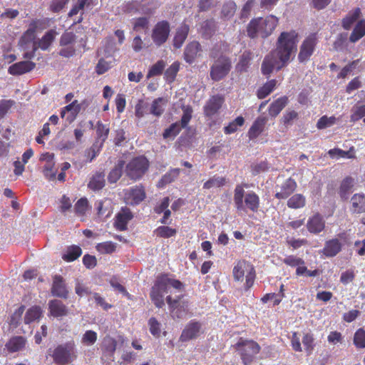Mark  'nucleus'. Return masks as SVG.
Wrapping results in <instances>:
<instances>
[{
    "instance_id": "f257e3e1",
    "label": "nucleus",
    "mask_w": 365,
    "mask_h": 365,
    "mask_svg": "<svg viewBox=\"0 0 365 365\" xmlns=\"http://www.w3.org/2000/svg\"><path fill=\"white\" fill-rule=\"evenodd\" d=\"M229 49L230 44L225 41H221L215 43L210 50V57L215 59L210 70V76L213 81L224 79L232 69L231 58L222 54V52L227 51Z\"/></svg>"
},
{
    "instance_id": "f03ea898",
    "label": "nucleus",
    "mask_w": 365,
    "mask_h": 365,
    "mask_svg": "<svg viewBox=\"0 0 365 365\" xmlns=\"http://www.w3.org/2000/svg\"><path fill=\"white\" fill-rule=\"evenodd\" d=\"M298 36V33L295 30L283 31L279 36L276 49L273 52L280 61L277 71L286 66L290 61L292 56L295 55L297 50Z\"/></svg>"
},
{
    "instance_id": "7ed1b4c3",
    "label": "nucleus",
    "mask_w": 365,
    "mask_h": 365,
    "mask_svg": "<svg viewBox=\"0 0 365 365\" xmlns=\"http://www.w3.org/2000/svg\"><path fill=\"white\" fill-rule=\"evenodd\" d=\"M245 187H248L247 184H238L235 187L233 200L236 210L257 212L260 207L259 195L253 190L245 193Z\"/></svg>"
},
{
    "instance_id": "20e7f679",
    "label": "nucleus",
    "mask_w": 365,
    "mask_h": 365,
    "mask_svg": "<svg viewBox=\"0 0 365 365\" xmlns=\"http://www.w3.org/2000/svg\"><path fill=\"white\" fill-rule=\"evenodd\" d=\"M278 22V19L273 15L267 16L264 19H253L247 24V36L251 38H255L259 36L265 38L272 34Z\"/></svg>"
},
{
    "instance_id": "39448f33",
    "label": "nucleus",
    "mask_w": 365,
    "mask_h": 365,
    "mask_svg": "<svg viewBox=\"0 0 365 365\" xmlns=\"http://www.w3.org/2000/svg\"><path fill=\"white\" fill-rule=\"evenodd\" d=\"M167 288L169 289H173L175 290V292L180 293L175 297H167V302L171 309L172 317L178 319L184 318L188 312V302L182 300V292L184 290V285L179 280L170 279L168 280Z\"/></svg>"
},
{
    "instance_id": "423d86ee",
    "label": "nucleus",
    "mask_w": 365,
    "mask_h": 365,
    "mask_svg": "<svg viewBox=\"0 0 365 365\" xmlns=\"http://www.w3.org/2000/svg\"><path fill=\"white\" fill-rule=\"evenodd\" d=\"M49 22L48 19H34L30 24L29 29L24 32L20 39L21 45L26 44L27 43L33 42V48L31 51L26 52L23 55V58L25 59H31L34 58L36 51L38 49L36 41H34L36 31L38 28H41L43 26L48 24Z\"/></svg>"
},
{
    "instance_id": "0eeeda50",
    "label": "nucleus",
    "mask_w": 365,
    "mask_h": 365,
    "mask_svg": "<svg viewBox=\"0 0 365 365\" xmlns=\"http://www.w3.org/2000/svg\"><path fill=\"white\" fill-rule=\"evenodd\" d=\"M236 346L244 365H251L260 351L259 345L252 340L240 339Z\"/></svg>"
},
{
    "instance_id": "6e6552de",
    "label": "nucleus",
    "mask_w": 365,
    "mask_h": 365,
    "mask_svg": "<svg viewBox=\"0 0 365 365\" xmlns=\"http://www.w3.org/2000/svg\"><path fill=\"white\" fill-rule=\"evenodd\" d=\"M149 162L146 158L139 156L132 159L125 167L126 175L132 180L140 179L148 170Z\"/></svg>"
},
{
    "instance_id": "1a4fd4ad",
    "label": "nucleus",
    "mask_w": 365,
    "mask_h": 365,
    "mask_svg": "<svg viewBox=\"0 0 365 365\" xmlns=\"http://www.w3.org/2000/svg\"><path fill=\"white\" fill-rule=\"evenodd\" d=\"M51 356L58 365H66L72 362L76 358L73 344L58 345L53 351Z\"/></svg>"
},
{
    "instance_id": "9d476101",
    "label": "nucleus",
    "mask_w": 365,
    "mask_h": 365,
    "mask_svg": "<svg viewBox=\"0 0 365 365\" xmlns=\"http://www.w3.org/2000/svg\"><path fill=\"white\" fill-rule=\"evenodd\" d=\"M317 42L318 38L317 33L309 34L303 41L298 54V59L299 62H304L309 59L310 56L314 51Z\"/></svg>"
},
{
    "instance_id": "9b49d317",
    "label": "nucleus",
    "mask_w": 365,
    "mask_h": 365,
    "mask_svg": "<svg viewBox=\"0 0 365 365\" xmlns=\"http://www.w3.org/2000/svg\"><path fill=\"white\" fill-rule=\"evenodd\" d=\"M152 114L155 116L160 115V98L155 99L151 105L140 100L135 107V115L138 118H141L145 115Z\"/></svg>"
},
{
    "instance_id": "f8f14e48",
    "label": "nucleus",
    "mask_w": 365,
    "mask_h": 365,
    "mask_svg": "<svg viewBox=\"0 0 365 365\" xmlns=\"http://www.w3.org/2000/svg\"><path fill=\"white\" fill-rule=\"evenodd\" d=\"M297 187L296 180L292 178L286 179L281 185L276 186L274 197L278 200L287 199Z\"/></svg>"
},
{
    "instance_id": "ddd939ff",
    "label": "nucleus",
    "mask_w": 365,
    "mask_h": 365,
    "mask_svg": "<svg viewBox=\"0 0 365 365\" xmlns=\"http://www.w3.org/2000/svg\"><path fill=\"white\" fill-rule=\"evenodd\" d=\"M202 331V324L197 321H190L183 329L180 341L186 342L197 338Z\"/></svg>"
},
{
    "instance_id": "4468645a",
    "label": "nucleus",
    "mask_w": 365,
    "mask_h": 365,
    "mask_svg": "<svg viewBox=\"0 0 365 365\" xmlns=\"http://www.w3.org/2000/svg\"><path fill=\"white\" fill-rule=\"evenodd\" d=\"M225 98L219 94L212 96L203 107L204 115L211 118L216 115L222 108Z\"/></svg>"
},
{
    "instance_id": "2eb2a0df",
    "label": "nucleus",
    "mask_w": 365,
    "mask_h": 365,
    "mask_svg": "<svg viewBox=\"0 0 365 365\" xmlns=\"http://www.w3.org/2000/svg\"><path fill=\"white\" fill-rule=\"evenodd\" d=\"M52 296L66 299L68 297L69 292L65 280L61 275H56L53 279L51 288Z\"/></svg>"
},
{
    "instance_id": "dca6fc26",
    "label": "nucleus",
    "mask_w": 365,
    "mask_h": 365,
    "mask_svg": "<svg viewBox=\"0 0 365 365\" xmlns=\"http://www.w3.org/2000/svg\"><path fill=\"white\" fill-rule=\"evenodd\" d=\"M48 309L49 316L54 318H62L66 317L69 313V309L60 299H51L48 302Z\"/></svg>"
},
{
    "instance_id": "f3484780",
    "label": "nucleus",
    "mask_w": 365,
    "mask_h": 365,
    "mask_svg": "<svg viewBox=\"0 0 365 365\" xmlns=\"http://www.w3.org/2000/svg\"><path fill=\"white\" fill-rule=\"evenodd\" d=\"M40 160L45 161L43 168V173L46 178L48 180L56 179V170L55 169L54 154L46 153L41 155Z\"/></svg>"
},
{
    "instance_id": "a211bd4d",
    "label": "nucleus",
    "mask_w": 365,
    "mask_h": 365,
    "mask_svg": "<svg viewBox=\"0 0 365 365\" xmlns=\"http://www.w3.org/2000/svg\"><path fill=\"white\" fill-rule=\"evenodd\" d=\"M36 63L31 61H22L10 66L8 69L9 74L12 76H21L34 70Z\"/></svg>"
},
{
    "instance_id": "6ab92c4d",
    "label": "nucleus",
    "mask_w": 365,
    "mask_h": 365,
    "mask_svg": "<svg viewBox=\"0 0 365 365\" xmlns=\"http://www.w3.org/2000/svg\"><path fill=\"white\" fill-rule=\"evenodd\" d=\"M133 215L129 208H122L120 212H118L115 217L114 222L115 229L119 231L126 230L128 223L133 219Z\"/></svg>"
},
{
    "instance_id": "aec40b11",
    "label": "nucleus",
    "mask_w": 365,
    "mask_h": 365,
    "mask_svg": "<svg viewBox=\"0 0 365 365\" xmlns=\"http://www.w3.org/2000/svg\"><path fill=\"white\" fill-rule=\"evenodd\" d=\"M94 205L99 218H108L113 213V205L110 199L104 198L103 200H97Z\"/></svg>"
},
{
    "instance_id": "412c9836",
    "label": "nucleus",
    "mask_w": 365,
    "mask_h": 365,
    "mask_svg": "<svg viewBox=\"0 0 365 365\" xmlns=\"http://www.w3.org/2000/svg\"><path fill=\"white\" fill-rule=\"evenodd\" d=\"M325 221L319 213H316L309 218L307 228L310 233L318 234L324 230Z\"/></svg>"
},
{
    "instance_id": "4be33fe9",
    "label": "nucleus",
    "mask_w": 365,
    "mask_h": 365,
    "mask_svg": "<svg viewBox=\"0 0 365 365\" xmlns=\"http://www.w3.org/2000/svg\"><path fill=\"white\" fill-rule=\"evenodd\" d=\"M267 120L265 116L257 117L248 130V138L250 140L257 138L263 132Z\"/></svg>"
},
{
    "instance_id": "5701e85b",
    "label": "nucleus",
    "mask_w": 365,
    "mask_h": 365,
    "mask_svg": "<svg viewBox=\"0 0 365 365\" xmlns=\"http://www.w3.org/2000/svg\"><path fill=\"white\" fill-rule=\"evenodd\" d=\"M280 65L279 60L274 56V53L267 55L262 63L261 71L263 75L269 76L274 68Z\"/></svg>"
},
{
    "instance_id": "b1692460",
    "label": "nucleus",
    "mask_w": 365,
    "mask_h": 365,
    "mask_svg": "<svg viewBox=\"0 0 365 365\" xmlns=\"http://www.w3.org/2000/svg\"><path fill=\"white\" fill-rule=\"evenodd\" d=\"M116 347L117 341L114 338L110 336H105L101 347L103 356L107 357L110 361H113V356Z\"/></svg>"
},
{
    "instance_id": "393cba45",
    "label": "nucleus",
    "mask_w": 365,
    "mask_h": 365,
    "mask_svg": "<svg viewBox=\"0 0 365 365\" xmlns=\"http://www.w3.org/2000/svg\"><path fill=\"white\" fill-rule=\"evenodd\" d=\"M77 100L63 107L61 111V117L65 118L66 122L71 123L75 120L79 113V108L76 107Z\"/></svg>"
},
{
    "instance_id": "a878e982",
    "label": "nucleus",
    "mask_w": 365,
    "mask_h": 365,
    "mask_svg": "<svg viewBox=\"0 0 365 365\" xmlns=\"http://www.w3.org/2000/svg\"><path fill=\"white\" fill-rule=\"evenodd\" d=\"M200 51H201V45L199 42L192 41L189 43L184 51L185 61L189 63H193Z\"/></svg>"
},
{
    "instance_id": "bb28decb",
    "label": "nucleus",
    "mask_w": 365,
    "mask_h": 365,
    "mask_svg": "<svg viewBox=\"0 0 365 365\" xmlns=\"http://www.w3.org/2000/svg\"><path fill=\"white\" fill-rule=\"evenodd\" d=\"M341 243L338 239H331L326 242L322 252L325 256L332 257L341 250Z\"/></svg>"
},
{
    "instance_id": "cd10ccee",
    "label": "nucleus",
    "mask_w": 365,
    "mask_h": 365,
    "mask_svg": "<svg viewBox=\"0 0 365 365\" xmlns=\"http://www.w3.org/2000/svg\"><path fill=\"white\" fill-rule=\"evenodd\" d=\"M361 16V9L357 7L350 11L341 20V26L345 30H349L353 24L358 21Z\"/></svg>"
},
{
    "instance_id": "c85d7f7f",
    "label": "nucleus",
    "mask_w": 365,
    "mask_h": 365,
    "mask_svg": "<svg viewBox=\"0 0 365 365\" xmlns=\"http://www.w3.org/2000/svg\"><path fill=\"white\" fill-rule=\"evenodd\" d=\"M190 28L188 25L182 24L176 30L173 38V46L176 48H180L187 37Z\"/></svg>"
},
{
    "instance_id": "c756f323",
    "label": "nucleus",
    "mask_w": 365,
    "mask_h": 365,
    "mask_svg": "<svg viewBox=\"0 0 365 365\" xmlns=\"http://www.w3.org/2000/svg\"><path fill=\"white\" fill-rule=\"evenodd\" d=\"M289 102L288 97L282 96L274 101L268 108L269 115L273 118L277 116Z\"/></svg>"
},
{
    "instance_id": "7c9ffc66",
    "label": "nucleus",
    "mask_w": 365,
    "mask_h": 365,
    "mask_svg": "<svg viewBox=\"0 0 365 365\" xmlns=\"http://www.w3.org/2000/svg\"><path fill=\"white\" fill-rule=\"evenodd\" d=\"M351 210L354 213L365 212V195L356 193L351 199Z\"/></svg>"
},
{
    "instance_id": "2f4dec72",
    "label": "nucleus",
    "mask_w": 365,
    "mask_h": 365,
    "mask_svg": "<svg viewBox=\"0 0 365 365\" xmlns=\"http://www.w3.org/2000/svg\"><path fill=\"white\" fill-rule=\"evenodd\" d=\"M365 36V19L359 20L354 27L349 40L351 43H356Z\"/></svg>"
},
{
    "instance_id": "473e14b6",
    "label": "nucleus",
    "mask_w": 365,
    "mask_h": 365,
    "mask_svg": "<svg viewBox=\"0 0 365 365\" xmlns=\"http://www.w3.org/2000/svg\"><path fill=\"white\" fill-rule=\"evenodd\" d=\"M145 197V193L143 187L135 186L131 188L127 194V198L130 200L132 205H138Z\"/></svg>"
},
{
    "instance_id": "72a5a7b5",
    "label": "nucleus",
    "mask_w": 365,
    "mask_h": 365,
    "mask_svg": "<svg viewBox=\"0 0 365 365\" xmlns=\"http://www.w3.org/2000/svg\"><path fill=\"white\" fill-rule=\"evenodd\" d=\"M26 344V339L23 336H14L6 344L9 352L14 353L22 349Z\"/></svg>"
},
{
    "instance_id": "f704fd0d",
    "label": "nucleus",
    "mask_w": 365,
    "mask_h": 365,
    "mask_svg": "<svg viewBox=\"0 0 365 365\" xmlns=\"http://www.w3.org/2000/svg\"><path fill=\"white\" fill-rule=\"evenodd\" d=\"M105 185V174L103 172L96 173L91 178L88 187L92 190H101Z\"/></svg>"
},
{
    "instance_id": "c9c22d12",
    "label": "nucleus",
    "mask_w": 365,
    "mask_h": 365,
    "mask_svg": "<svg viewBox=\"0 0 365 365\" xmlns=\"http://www.w3.org/2000/svg\"><path fill=\"white\" fill-rule=\"evenodd\" d=\"M56 34L57 33L54 29L48 31L42 38L36 42L38 48H41L43 51L47 50L54 41Z\"/></svg>"
},
{
    "instance_id": "e433bc0d",
    "label": "nucleus",
    "mask_w": 365,
    "mask_h": 365,
    "mask_svg": "<svg viewBox=\"0 0 365 365\" xmlns=\"http://www.w3.org/2000/svg\"><path fill=\"white\" fill-rule=\"evenodd\" d=\"M232 274H255L254 266L245 259L239 260L233 268Z\"/></svg>"
},
{
    "instance_id": "4c0bfd02",
    "label": "nucleus",
    "mask_w": 365,
    "mask_h": 365,
    "mask_svg": "<svg viewBox=\"0 0 365 365\" xmlns=\"http://www.w3.org/2000/svg\"><path fill=\"white\" fill-rule=\"evenodd\" d=\"M216 23L213 19H207L202 22L200 31L203 38H210L216 31Z\"/></svg>"
},
{
    "instance_id": "58836bf2",
    "label": "nucleus",
    "mask_w": 365,
    "mask_h": 365,
    "mask_svg": "<svg viewBox=\"0 0 365 365\" xmlns=\"http://www.w3.org/2000/svg\"><path fill=\"white\" fill-rule=\"evenodd\" d=\"M43 314L42 309L40 306H33L29 308L24 316V323L26 324H29L31 322H34L36 319H38L41 317Z\"/></svg>"
},
{
    "instance_id": "ea45409f",
    "label": "nucleus",
    "mask_w": 365,
    "mask_h": 365,
    "mask_svg": "<svg viewBox=\"0 0 365 365\" xmlns=\"http://www.w3.org/2000/svg\"><path fill=\"white\" fill-rule=\"evenodd\" d=\"M252 58V53L251 51H244L240 56L239 62L236 65V70L240 73L246 72L250 66Z\"/></svg>"
},
{
    "instance_id": "a19ab883",
    "label": "nucleus",
    "mask_w": 365,
    "mask_h": 365,
    "mask_svg": "<svg viewBox=\"0 0 365 365\" xmlns=\"http://www.w3.org/2000/svg\"><path fill=\"white\" fill-rule=\"evenodd\" d=\"M82 254L81 248L77 245L68 247L62 255V259L66 262H73L78 259Z\"/></svg>"
},
{
    "instance_id": "79ce46f5",
    "label": "nucleus",
    "mask_w": 365,
    "mask_h": 365,
    "mask_svg": "<svg viewBox=\"0 0 365 365\" xmlns=\"http://www.w3.org/2000/svg\"><path fill=\"white\" fill-rule=\"evenodd\" d=\"M306 198L302 194L297 193L292 195L287 200V205L291 209H300L305 206Z\"/></svg>"
},
{
    "instance_id": "37998d69",
    "label": "nucleus",
    "mask_w": 365,
    "mask_h": 365,
    "mask_svg": "<svg viewBox=\"0 0 365 365\" xmlns=\"http://www.w3.org/2000/svg\"><path fill=\"white\" fill-rule=\"evenodd\" d=\"M277 81L272 79L266 82L262 86L258 88L257 91V96L259 99L265 98L269 96L275 88Z\"/></svg>"
},
{
    "instance_id": "c03bdc74",
    "label": "nucleus",
    "mask_w": 365,
    "mask_h": 365,
    "mask_svg": "<svg viewBox=\"0 0 365 365\" xmlns=\"http://www.w3.org/2000/svg\"><path fill=\"white\" fill-rule=\"evenodd\" d=\"M354 179L351 177H346L342 180L339 191V194L342 199H348L349 195L354 186Z\"/></svg>"
},
{
    "instance_id": "a18cd8bd",
    "label": "nucleus",
    "mask_w": 365,
    "mask_h": 365,
    "mask_svg": "<svg viewBox=\"0 0 365 365\" xmlns=\"http://www.w3.org/2000/svg\"><path fill=\"white\" fill-rule=\"evenodd\" d=\"M125 162L123 160H118L115 167L110 170L108 176V180L110 183L116 182L122 175Z\"/></svg>"
},
{
    "instance_id": "49530a36",
    "label": "nucleus",
    "mask_w": 365,
    "mask_h": 365,
    "mask_svg": "<svg viewBox=\"0 0 365 365\" xmlns=\"http://www.w3.org/2000/svg\"><path fill=\"white\" fill-rule=\"evenodd\" d=\"M180 63L178 61L173 63L164 73L165 80L170 83H173L180 70Z\"/></svg>"
},
{
    "instance_id": "de8ad7c7",
    "label": "nucleus",
    "mask_w": 365,
    "mask_h": 365,
    "mask_svg": "<svg viewBox=\"0 0 365 365\" xmlns=\"http://www.w3.org/2000/svg\"><path fill=\"white\" fill-rule=\"evenodd\" d=\"M226 184V178L224 177L214 175L203 184V188L209 190L212 187H220Z\"/></svg>"
},
{
    "instance_id": "09e8293b",
    "label": "nucleus",
    "mask_w": 365,
    "mask_h": 365,
    "mask_svg": "<svg viewBox=\"0 0 365 365\" xmlns=\"http://www.w3.org/2000/svg\"><path fill=\"white\" fill-rule=\"evenodd\" d=\"M236 4L234 1H228L223 4L221 15L222 18L225 19H231L236 11Z\"/></svg>"
},
{
    "instance_id": "8fccbe9b",
    "label": "nucleus",
    "mask_w": 365,
    "mask_h": 365,
    "mask_svg": "<svg viewBox=\"0 0 365 365\" xmlns=\"http://www.w3.org/2000/svg\"><path fill=\"white\" fill-rule=\"evenodd\" d=\"M110 129L107 125H104L101 121L96 124V135L98 140H101V145L106 140L108 137Z\"/></svg>"
},
{
    "instance_id": "3c124183",
    "label": "nucleus",
    "mask_w": 365,
    "mask_h": 365,
    "mask_svg": "<svg viewBox=\"0 0 365 365\" xmlns=\"http://www.w3.org/2000/svg\"><path fill=\"white\" fill-rule=\"evenodd\" d=\"M244 123L245 118L242 116H238L224 128V132L225 134H232L236 132L238 127L242 126Z\"/></svg>"
},
{
    "instance_id": "603ef678",
    "label": "nucleus",
    "mask_w": 365,
    "mask_h": 365,
    "mask_svg": "<svg viewBox=\"0 0 365 365\" xmlns=\"http://www.w3.org/2000/svg\"><path fill=\"white\" fill-rule=\"evenodd\" d=\"M364 117H365V103L354 106L351 109L350 121L355 123Z\"/></svg>"
},
{
    "instance_id": "864d4df0",
    "label": "nucleus",
    "mask_w": 365,
    "mask_h": 365,
    "mask_svg": "<svg viewBox=\"0 0 365 365\" xmlns=\"http://www.w3.org/2000/svg\"><path fill=\"white\" fill-rule=\"evenodd\" d=\"M180 168L170 169L161 178V185L163 184H170L174 182L180 175Z\"/></svg>"
},
{
    "instance_id": "5fc2aeb1",
    "label": "nucleus",
    "mask_w": 365,
    "mask_h": 365,
    "mask_svg": "<svg viewBox=\"0 0 365 365\" xmlns=\"http://www.w3.org/2000/svg\"><path fill=\"white\" fill-rule=\"evenodd\" d=\"M76 40L75 34L72 31H65L62 34L59 44L61 46H73Z\"/></svg>"
},
{
    "instance_id": "6e6d98bb",
    "label": "nucleus",
    "mask_w": 365,
    "mask_h": 365,
    "mask_svg": "<svg viewBox=\"0 0 365 365\" xmlns=\"http://www.w3.org/2000/svg\"><path fill=\"white\" fill-rule=\"evenodd\" d=\"M89 207V203L86 197L80 198L74 205V210L78 215L83 216Z\"/></svg>"
},
{
    "instance_id": "4d7b16f0",
    "label": "nucleus",
    "mask_w": 365,
    "mask_h": 365,
    "mask_svg": "<svg viewBox=\"0 0 365 365\" xmlns=\"http://www.w3.org/2000/svg\"><path fill=\"white\" fill-rule=\"evenodd\" d=\"M98 339V334L96 331L93 330L86 331L81 339V343L85 346H92L93 345Z\"/></svg>"
},
{
    "instance_id": "13d9d810",
    "label": "nucleus",
    "mask_w": 365,
    "mask_h": 365,
    "mask_svg": "<svg viewBox=\"0 0 365 365\" xmlns=\"http://www.w3.org/2000/svg\"><path fill=\"white\" fill-rule=\"evenodd\" d=\"M96 247L101 254H111L115 252L116 246L115 243L110 241H107L98 243Z\"/></svg>"
},
{
    "instance_id": "bf43d9fd",
    "label": "nucleus",
    "mask_w": 365,
    "mask_h": 365,
    "mask_svg": "<svg viewBox=\"0 0 365 365\" xmlns=\"http://www.w3.org/2000/svg\"><path fill=\"white\" fill-rule=\"evenodd\" d=\"M182 128L179 123H175L170 125V127L165 130L163 135L164 138L174 139L175 137L180 133Z\"/></svg>"
},
{
    "instance_id": "052dcab7",
    "label": "nucleus",
    "mask_w": 365,
    "mask_h": 365,
    "mask_svg": "<svg viewBox=\"0 0 365 365\" xmlns=\"http://www.w3.org/2000/svg\"><path fill=\"white\" fill-rule=\"evenodd\" d=\"M336 121V118L334 116L327 117V115H323L318 120L317 127L320 130L324 129L334 125Z\"/></svg>"
},
{
    "instance_id": "680f3d73",
    "label": "nucleus",
    "mask_w": 365,
    "mask_h": 365,
    "mask_svg": "<svg viewBox=\"0 0 365 365\" xmlns=\"http://www.w3.org/2000/svg\"><path fill=\"white\" fill-rule=\"evenodd\" d=\"M150 298L157 307H160V278L158 277L150 292Z\"/></svg>"
},
{
    "instance_id": "e2e57ef3",
    "label": "nucleus",
    "mask_w": 365,
    "mask_h": 365,
    "mask_svg": "<svg viewBox=\"0 0 365 365\" xmlns=\"http://www.w3.org/2000/svg\"><path fill=\"white\" fill-rule=\"evenodd\" d=\"M298 113L294 110H287L282 118V123L286 126H290L293 124V121L298 118Z\"/></svg>"
},
{
    "instance_id": "0e129e2a",
    "label": "nucleus",
    "mask_w": 365,
    "mask_h": 365,
    "mask_svg": "<svg viewBox=\"0 0 365 365\" xmlns=\"http://www.w3.org/2000/svg\"><path fill=\"white\" fill-rule=\"evenodd\" d=\"M347 34L341 33L338 34L333 43V48L335 51H342L346 46Z\"/></svg>"
},
{
    "instance_id": "69168bd1",
    "label": "nucleus",
    "mask_w": 365,
    "mask_h": 365,
    "mask_svg": "<svg viewBox=\"0 0 365 365\" xmlns=\"http://www.w3.org/2000/svg\"><path fill=\"white\" fill-rule=\"evenodd\" d=\"M182 110H183L182 116L181 118V120H180V122L179 123V124L182 128H184L187 127L190 120L192 118V108L190 106H183Z\"/></svg>"
},
{
    "instance_id": "338daca9",
    "label": "nucleus",
    "mask_w": 365,
    "mask_h": 365,
    "mask_svg": "<svg viewBox=\"0 0 365 365\" xmlns=\"http://www.w3.org/2000/svg\"><path fill=\"white\" fill-rule=\"evenodd\" d=\"M24 310L25 307L24 305L20 306L11 316L9 319V324L14 327H18Z\"/></svg>"
},
{
    "instance_id": "774afa93",
    "label": "nucleus",
    "mask_w": 365,
    "mask_h": 365,
    "mask_svg": "<svg viewBox=\"0 0 365 365\" xmlns=\"http://www.w3.org/2000/svg\"><path fill=\"white\" fill-rule=\"evenodd\" d=\"M354 344L357 348L365 347V331L359 329L354 334Z\"/></svg>"
}]
</instances>
